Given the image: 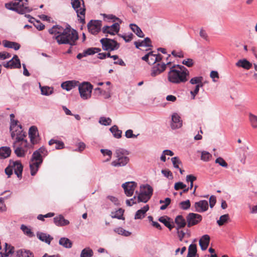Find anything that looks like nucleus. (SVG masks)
Listing matches in <instances>:
<instances>
[{
	"mask_svg": "<svg viewBox=\"0 0 257 257\" xmlns=\"http://www.w3.org/2000/svg\"><path fill=\"white\" fill-rule=\"evenodd\" d=\"M189 72L184 66L173 65L168 73V80L174 84L184 83L188 80Z\"/></svg>",
	"mask_w": 257,
	"mask_h": 257,
	"instance_id": "obj_1",
	"label": "nucleus"
},
{
	"mask_svg": "<svg viewBox=\"0 0 257 257\" xmlns=\"http://www.w3.org/2000/svg\"><path fill=\"white\" fill-rule=\"evenodd\" d=\"M55 39L59 44H69L71 46L76 45L78 35L76 31L70 28L64 29L60 35H57Z\"/></svg>",
	"mask_w": 257,
	"mask_h": 257,
	"instance_id": "obj_2",
	"label": "nucleus"
},
{
	"mask_svg": "<svg viewBox=\"0 0 257 257\" xmlns=\"http://www.w3.org/2000/svg\"><path fill=\"white\" fill-rule=\"evenodd\" d=\"M48 152L43 147L35 151L30 162L31 174L34 176L37 173L40 166L43 162V157L47 155Z\"/></svg>",
	"mask_w": 257,
	"mask_h": 257,
	"instance_id": "obj_3",
	"label": "nucleus"
},
{
	"mask_svg": "<svg viewBox=\"0 0 257 257\" xmlns=\"http://www.w3.org/2000/svg\"><path fill=\"white\" fill-rule=\"evenodd\" d=\"M28 0H15V2L5 4V7L9 10L15 11L19 14L29 13L32 9L28 7Z\"/></svg>",
	"mask_w": 257,
	"mask_h": 257,
	"instance_id": "obj_4",
	"label": "nucleus"
},
{
	"mask_svg": "<svg viewBox=\"0 0 257 257\" xmlns=\"http://www.w3.org/2000/svg\"><path fill=\"white\" fill-rule=\"evenodd\" d=\"M128 154L129 153L126 150L122 149H117L114 153L116 159L111 162V165L115 167L126 166L130 161V158L127 156Z\"/></svg>",
	"mask_w": 257,
	"mask_h": 257,
	"instance_id": "obj_5",
	"label": "nucleus"
},
{
	"mask_svg": "<svg viewBox=\"0 0 257 257\" xmlns=\"http://www.w3.org/2000/svg\"><path fill=\"white\" fill-rule=\"evenodd\" d=\"M71 5L79 18L80 22L85 24V8L83 0H71Z\"/></svg>",
	"mask_w": 257,
	"mask_h": 257,
	"instance_id": "obj_6",
	"label": "nucleus"
},
{
	"mask_svg": "<svg viewBox=\"0 0 257 257\" xmlns=\"http://www.w3.org/2000/svg\"><path fill=\"white\" fill-rule=\"evenodd\" d=\"M153 189L149 185L141 186L140 187V192L138 195L137 202H147L151 198L153 194Z\"/></svg>",
	"mask_w": 257,
	"mask_h": 257,
	"instance_id": "obj_7",
	"label": "nucleus"
},
{
	"mask_svg": "<svg viewBox=\"0 0 257 257\" xmlns=\"http://www.w3.org/2000/svg\"><path fill=\"white\" fill-rule=\"evenodd\" d=\"M11 137L13 139L16 138L15 141L13 143V146L16 147L17 145L20 144L23 141H27L25 139L26 137L27 134L22 130L21 125H19V127L15 128L14 130H11Z\"/></svg>",
	"mask_w": 257,
	"mask_h": 257,
	"instance_id": "obj_8",
	"label": "nucleus"
},
{
	"mask_svg": "<svg viewBox=\"0 0 257 257\" xmlns=\"http://www.w3.org/2000/svg\"><path fill=\"white\" fill-rule=\"evenodd\" d=\"M103 50L111 51L117 50L119 47V44L113 39L102 38L100 40Z\"/></svg>",
	"mask_w": 257,
	"mask_h": 257,
	"instance_id": "obj_9",
	"label": "nucleus"
},
{
	"mask_svg": "<svg viewBox=\"0 0 257 257\" xmlns=\"http://www.w3.org/2000/svg\"><path fill=\"white\" fill-rule=\"evenodd\" d=\"M92 85L88 82H83L79 86L80 96L83 99H87L91 97Z\"/></svg>",
	"mask_w": 257,
	"mask_h": 257,
	"instance_id": "obj_10",
	"label": "nucleus"
},
{
	"mask_svg": "<svg viewBox=\"0 0 257 257\" xmlns=\"http://www.w3.org/2000/svg\"><path fill=\"white\" fill-rule=\"evenodd\" d=\"M29 144L27 141H23L20 144L14 147L13 145V147L15 149V153L17 156L19 157H24L25 156L26 153L28 151V147Z\"/></svg>",
	"mask_w": 257,
	"mask_h": 257,
	"instance_id": "obj_11",
	"label": "nucleus"
},
{
	"mask_svg": "<svg viewBox=\"0 0 257 257\" xmlns=\"http://www.w3.org/2000/svg\"><path fill=\"white\" fill-rule=\"evenodd\" d=\"M187 222V226L190 227L197 225L202 219L201 215L194 213H189L186 217Z\"/></svg>",
	"mask_w": 257,
	"mask_h": 257,
	"instance_id": "obj_12",
	"label": "nucleus"
},
{
	"mask_svg": "<svg viewBox=\"0 0 257 257\" xmlns=\"http://www.w3.org/2000/svg\"><path fill=\"white\" fill-rule=\"evenodd\" d=\"M101 21L99 20H91L87 24L89 32L93 35L97 34L101 30Z\"/></svg>",
	"mask_w": 257,
	"mask_h": 257,
	"instance_id": "obj_13",
	"label": "nucleus"
},
{
	"mask_svg": "<svg viewBox=\"0 0 257 257\" xmlns=\"http://www.w3.org/2000/svg\"><path fill=\"white\" fill-rule=\"evenodd\" d=\"M171 63V62H167V64L162 63H158L155 65L152 68L151 75L152 77H156V76L159 75L163 71H164L166 69L167 66L170 65Z\"/></svg>",
	"mask_w": 257,
	"mask_h": 257,
	"instance_id": "obj_14",
	"label": "nucleus"
},
{
	"mask_svg": "<svg viewBox=\"0 0 257 257\" xmlns=\"http://www.w3.org/2000/svg\"><path fill=\"white\" fill-rule=\"evenodd\" d=\"M3 66L8 69H15L20 68L21 64L18 56L15 55L11 60L7 63H4Z\"/></svg>",
	"mask_w": 257,
	"mask_h": 257,
	"instance_id": "obj_15",
	"label": "nucleus"
},
{
	"mask_svg": "<svg viewBox=\"0 0 257 257\" xmlns=\"http://www.w3.org/2000/svg\"><path fill=\"white\" fill-rule=\"evenodd\" d=\"M29 136L33 145L38 143L39 138L38 129L36 126H32L30 127L29 131Z\"/></svg>",
	"mask_w": 257,
	"mask_h": 257,
	"instance_id": "obj_16",
	"label": "nucleus"
},
{
	"mask_svg": "<svg viewBox=\"0 0 257 257\" xmlns=\"http://www.w3.org/2000/svg\"><path fill=\"white\" fill-rule=\"evenodd\" d=\"M136 187L137 183L135 182H126L122 185V187L124 190L125 194L127 196L133 195Z\"/></svg>",
	"mask_w": 257,
	"mask_h": 257,
	"instance_id": "obj_17",
	"label": "nucleus"
},
{
	"mask_svg": "<svg viewBox=\"0 0 257 257\" xmlns=\"http://www.w3.org/2000/svg\"><path fill=\"white\" fill-rule=\"evenodd\" d=\"M119 24L118 23H115L111 26H104L102 28V32L104 33L109 34L111 35H114L117 34L119 31Z\"/></svg>",
	"mask_w": 257,
	"mask_h": 257,
	"instance_id": "obj_18",
	"label": "nucleus"
},
{
	"mask_svg": "<svg viewBox=\"0 0 257 257\" xmlns=\"http://www.w3.org/2000/svg\"><path fill=\"white\" fill-rule=\"evenodd\" d=\"M193 206L195 211L198 212H203L206 211L208 209V203L206 200H200L198 202H195Z\"/></svg>",
	"mask_w": 257,
	"mask_h": 257,
	"instance_id": "obj_19",
	"label": "nucleus"
},
{
	"mask_svg": "<svg viewBox=\"0 0 257 257\" xmlns=\"http://www.w3.org/2000/svg\"><path fill=\"white\" fill-rule=\"evenodd\" d=\"M182 125V122L180 120V116L176 113L172 115L171 127L172 129L180 128Z\"/></svg>",
	"mask_w": 257,
	"mask_h": 257,
	"instance_id": "obj_20",
	"label": "nucleus"
},
{
	"mask_svg": "<svg viewBox=\"0 0 257 257\" xmlns=\"http://www.w3.org/2000/svg\"><path fill=\"white\" fill-rule=\"evenodd\" d=\"M11 166L17 177L19 178H21L23 170V166L21 163L19 161L14 162Z\"/></svg>",
	"mask_w": 257,
	"mask_h": 257,
	"instance_id": "obj_21",
	"label": "nucleus"
},
{
	"mask_svg": "<svg viewBox=\"0 0 257 257\" xmlns=\"http://www.w3.org/2000/svg\"><path fill=\"white\" fill-rule=\"evenodd\" d=\"M210 236L207 234L203 235L199 240V243L202 250H206L210 242Z\"/></svg>",
	"mask_w": 257,
	"mask_h": 257,
	"instance_id": "obj_22",
	"label": "nucleus"
},
{
	"mask_svg": "<svg viewBox=\"0 0 257 257\" xmlns=\"http://www.w3.org/2000/svg\"><path fill=\"white\" fill-rule=\"evenodd\" d=\"M79 82L76 80L67 81L61 84V87L63 89L69 91L75 86H77Z\"/></svg>",
	"mask_w": 257,
	"mask_h": 257,
	"instance_id": "obj_23",
	"label": "nucleus"
},
{
	"mask_svg": "<svg viewBox=\"0 0 257 257\" xmlns=\"http://www.w3.org/2000/svg\"><path fill=\"white\" fill-rule=\"evenodd\" d=\"M111 90L110 87L107 89L106 90H103L99 87H97L94 89V93L97 95H103L105 99L108 98L110 97V92Z\"/></svg>",
	"mask_w": 257,
	"mask_h": 257,
	"instance_id": "obj_24",
	"label": "nucleus"
},
{
	"mask_svg": "<svg viewBox=\"0 0 257 257\" xmlns=\"http://www.w3.org/2000/svg\"><path fill=\"white\" fill-rule=\"evenodd\" d=\"M37 236L40 240L48 244H50L51 241L53 239V237L50 235L41 232H38L37 233Z\"/></svg>",
	"mask_w": 257,
	"mask_h": 257,
	"instance_id": "obj_25",
	"label": "nucleus"
},
{
	"mask_svg": "<svg viewBox=\"0 0 257 257\" xmlns=\"http://www.w3.org/2000/svg\"><path fill=\"white\" fill-rule=\"evenodd\" d=\"M54 222L57 226H63L69 224V221L65 219L62 215H59L54 217Z\"/></svg>",
	"mask_w": 257,
	"mask_h": 257,
	"instance_id": "obj_26",
	"label": "nucleus"
},
{
	"mask_svg": "<svg viewBox=\"0 0 257 257\" xmlns=\"http://www.w3.org/2000/svg\"><path fill=\"white\" fill-rule=\"evenodd\" d=\"M175 222L177 225L176 229L184 227L186 225H187V220L185 219L182 215H179L176 216L175 219Z\"/></svg>",
	"mask_w": 257,
	"mask_h": 257,
	"instance_id": "obj_27",
	"label": "nucleus"
},
{
	"mask_svg": "<svg viewBox=\"0 0 257 257\" xmlns=\"http://www.w3.org/2000/svg\"><path fill=\"white\" fill-rule=\"evenodd\" d=\"M149 206L146 205L141 209L138 210L135 216V219H142L145 217L146 213L149 210Z\"/></svg>",
	"mask_w": 257,
	"mask_h": 257,
	"instance_id": "obj_28",
	"label": "nucleus"
},
{
	"mask_svg": "<svg viewBox=\"0 0 257 257\" xmlns=\"http://www.w3.org/2000/svg\"><path fill=\"white\" fill-rule=\"evenodd\" d=\"M3 44L5 47L13 48L15 50H19L21 47V45L19 43L8 40H4Z\"/></svg>",
	"mask_w": 257,
	"mask_h": 257,
	"instance_id": "obj_29",
	"label": "nucleus"
},
{
	"mask_svg": "<svg viewBox=\"0 0 257 257\" xmlns=\"http://www.w3.org/2000/svg\"><path fill=\"white\" fill-rule=\"evenodd\" d=\"M64 29L63 27L60 26H55L53 27L52 28L49 29V32L50 34L54 35L53 38L55 39V37L57 35H60L63 33Z\"/></svg>",
	"mask_w": 257,
	"mask_h": 257,
	"instance_id": "obj_30",
	"label": "nucleus"
},
{
	"mask_svg": "<svg viewBox=\"0 0 257 257\" xmlns=\"http://www.w3.org/2000/svg\"><path fill=\"white\" fill-rule=\"evenodd\" d=\"M11 154L10 147H2L0 148V159H5L9 157Z\"/></svg>",
	"mask_w": 257,
	"mask_h": 257,
	"instance_id": "obj_31",
	"label": "nucleus"
},
{
	"mask_svg": "<svg viewBox=\"0 0 257 257\" xmlns=\"http://www.w3.org/2000/svg\"><path fill=\"white\" fill-rule=\"evenodd\" d=\"M149 64H154L157 62H159L162 59V57L160 54H153V52H150Z\"/></svg>",
	"mask_w": 257,
	"mask_h": 257,
	"instance_id": "obj_32",
	"label": "nucleus"
},
{
	"mask_svg": "<svg viewBox=\"0 0 257 257\" xmlns=\"http://www.w3.org/2000/svg\"><path fill=\"white\" fill-rule=\"evenodd\" d=\"M236 65L247 70L249 69L252 66L251 63L245 59L238 60L236 63Z\"/></svg>",
	"mask_w": 257,
	"mask_h": 257,
	"instance_id": "obj_33",
	"label": "nucleus"
},
{
	"mask_svg": "<svg viewBox=\"0 0 257 257\" xmlns=\"http://www.w3.org/2000/svg\"><path fill=\"white\" fill-rule=\"evenodd\" d=\"M135 45L137 48H139L140 47L145 46V47H152L151 40L149 38H146L143 41L141 42H135Z\"/></svg>",
	"mask_w": 257,
	"mask_h": 257,
	"instance_id": "obj_34",
	"label": "nucleus"
},
{
	"mask_svg": "<svg viewBox=\"0 0 257 257\" xmlns=\"http://www.w3.org/2000/svg\"><path fill=\"white\" fill-rule=\"evenodd\" d=\"M17 257H34L32 252L28 250L19 249L17 251Z\"/></svg>",
	"mask_w": 257,
	"mask_h": 257,
	"instance_id": "obj_35",
	"label": "nucleus"
},
{
	"mask_svg": "<svg viewBox=\"0 0 257 257\" xmlns=\"http://www.w3.org/2000/svg\"><path fill=\"white\" fill-rule=\"evenodd\" d=\"M170 218L164 216L160 217L159 218V221L163 223L167 227H168L170 230L174 227V225H172L170 222Z\"/></svg>",
	"mask_w": 257,
	"mask_h": 257,
	"instance_id": "obj_36",
	"label": "nucleus"
},
{
	"mask_svg": "<svg viewBox=\"0 0 257 257\" xmlns=\"http://www.w3.org/2000/svg\"><path fill=\"white\" fill-rule=\"evenodd\" d=\"M60 245L63 246L65 248H71L72 246V242L71 241L66 237H62L59 241Z\"/></svg>",
	"mask_w": 257,
	"mask_h": 257,
	"instance_id": "obj_37",
	"label": "nucleus"
},
{
	"mask_svg": "<svg viewBox=\"0 0 257 257\" xmlns=\"http://www.w3.org/2000/svg\"><path fill=\"white\" fill-rule=\"evenodd\" d=\"M130 27L132 30L136 33V34L140 38H143L144 34L141 29L135 24H130Z\"/></svg>",
	"mask_w": 257,
	"mask_h": 257,
	"instance_id": "obj_38",
	"label": "nucleus"
},
{
	"mask_svg": "<svg viewBox=\"0 0 257 257\" xmlns=\"http://www.w3.org/2000/svg\"><path fill=\"white\" fill-rule=\"evenodd\" d=\"M49 145L52 146L55 145V148L56 149H61L64 147V144L62 141H59L54 139H51L49 142Z\"/></svg>",
	"mask_w": 257,
	"mask_h": 257,
	"instance_id": "obj_39",
	"label": "nucleus"
},
{
	"mask_svg": "<svg viewBox=\"0 0 257 257\" xmlns=\"http://www.w3.org/2000/svg\"><path fill=\"white\" fill-rule=\"evenodd\" d=\"M110 131L112 133L115 138L117 139L121 138L122 132L118 129L117 126L115 125L112 126L110 128Z\"/></svg>",
	"mask_w": 257,
	"mask_h": 257,
	"instance_id": "obj_40",
	"label": "nucleus"
},
{
	"mask_svg": "<svg viewBox=\"0 0 257 257\" xmlns=\"http://www.w3.org/2000/svg\"><path fill=\"white\" fill-rule=\"evenodd\" d=\"M93 255V250L90 247H86L81 251L80 257H92Z\"/></svg>",
	"mask_w": 257,
	"mask_h": 257,
	"instance_id": "obj_41",
	"label": "nucleus"
},
{
	"mask_svg": "<svg viewBox=\"0 0 257 257\" xmlns=\"http://www.w3.org/2000/svg\"><path fill=\"white\" fill-rule=\"evenodd\" d=\"M124 213V210L121 208L119 209L114 212H112L111 217L119 219H124V218L122 217Z\"/></svg>",
	"mask_w": 257,
	"mask_h": 257,
	"instance_id": "obj_42",
	"label": "nucleus"
},
{
	"mask_svg": "<svg viewBox=\"0 0 257 257\" xmlns=\"http://www.w3.org/2000/svg\"><path fill=\"white\" fill-rule=\"evenodd\" d=\"M41 93L45 95H49L53 93V88L49 86H41Z\"/></svg>",
	"mask_w": 257,
	"mask_h": 257,
	"instance_id": "obj_43",
	"label": "nucleus"
},
{
	"mask_svg": "<svg viewBox=\"0 0 257 257\" xmlns=\"http://www.w3.org/2000/svg\"><path fill=\"white\" fill-rule=\"evenodd\" d=\"M114 231L118 234L123 235L124 236H128L131 234V233L128 231L125 230L122 227H117L114 229Z\"/></svg>",
	"mask_w": 257,
	"mask_h": 257,
	"instance_id": "obj_44",
	"label": "nucleus"
},
{
	"mask_svg": "<svg viewBox=\"0 0 257 257\" xmlns=\"http://www.w3.org/2000/svg\"><path fill=\"white\" fill-rule=\"evenodd\" d=\"M229 219V216L228 214H226L223 215H221L219 220H217V223L219 226H222L224 223L227 222V221Z\"/></svg>",
	"mask_w": 257,
	"mask_h": 257,
	"instance_id": "obj_45",
	"label": "nucleus"
},
{
	"mask_svg": "<svg viewBox=\"0 0 257 257\" xmlns=\"http://www.w3.org/2000/svg\"><path fill=\"white\" fill-rule=\"evenodd\" d=\"M14 251V247L11 245L5 243V253H4L5 256H8L10 254H12Z\"/></svg>",
	"mask_w": 257,
	"mask_h": 257,
	"instance_id": "obj_46",
	"label": "nucleus"
},
{
	"mask_svg": "<svg viewBox=\"0 0 257 257\" xmlns=\"http://www.w3.org/2000/svg\"><path fill=\"white\" fill-rule=\"evenodd\" d=\"M249 119L253 128H257V116L252 113L249 114Z\"/></svg>",
	"mask_w": 257,
	"mask_h": 257,
	"instance_id": "obj_47",
	"label": "nucleus"
},
{
	"mask_svg": "<svg viewBox=\"0 0 257 257\" xmlns=\"http://www.w3.org/2000/svg\"><path fill=\"white\" fill-rule=\"evenodd\" d=\"M179 207L182 210H187L191 206V203L189 200L182 201L179 204Z\"/></svg>",
	"mask_w": 257,
	"mask_h": 257,
	"instance_id": "obj_48",
	"label": "nucleus"
},
{
	"mask_svg": "<svg viewBox=\"0 0 257 257\" xmlns=\"http://www.w3.org/2000/svg\"><path fill=\"white\" fill-rule=\"evenodd\" d=\"M101 51V49L98 48H89L84 51L86 56L93 55L95 53H98Z\"/></svg>",
	"mask_w": 257,
	"mask_h": 257,
	"instance_id": "obj_49",
	"label": "nucleus"
},
{
	"mask_svg": "<svg viewBox=\"0 0 257 257\" xmlns=\"http://www.w3.org/2000/svg\"><path fill=\"white\" fill-rule=\"evenodd\" d=\"M21 229L22 230L24 233L27 236L29 237H33L34 236L33 232L27 226L22 224L21 226Z\"/></svg>",
	"mask_w": 257,
	"mask_h": 257,
	"instance_id": "obj_50",
	"label": "nucleus"
},
{
	"mask_svg": "<svg viewBox=\"0 0 257 257\" xmlns=\"http://www.w3.org/2000/svg\"><path fill=\"white\" fill-rule=\"evenodd\" d=\"M171 202V200L170 198H166L164 200H160L159 201L160 204L164 203V205L160 207V209L162 210L166 209L168 205L170 204Z\"/></svg>",
	"mask_w": 257,
	"mask_h": 257,
	"instance_id": "obj_51",
	"label": "nucleus"
},
{
	"mask_svg": "<svg viewBox=\"0 0 257 257\" xmlns=\"http://www.w3.org/2000/svg\"><path fill=\"white\" fill-rule=\"evenodd\" d=\"M197 179V178L193 175H188L186 176V181L190 182V187H188L189 189H192L193 187V182Z\"/></svg>",
	"mask_w": 257,
	"mask_h": 257,
	"instance_id": "obj_52",
	"label": "nucleus"
},
{
	"mask_svg": "<svg viewBox=\"0 0 257 257\" xmlns=\"http://www.w3.org/2000/svg\"><path fill=\"white\" fill-rule=\"evenodd\" d=\"M99 122L102 125H108L111 124V119L109 117H101Z\"/></svg>",
	"mask_w": 257,
	"mask_h": 257,
	"instance_id": "obj_53",
	"label": "nucleus"
},
{
	"mask_svg": "<svg viewBox=\"0 0 257 257\" xmlns=\"http://www.w3.org/2000/svg\"><path fill=\"white\" fill-rule=\"evenodd\" d=\"M202 80H203V77H201V76H200V77H195L192 78L190 80V82L192 84L199 85V84H203L202 83Z\"/></svg>",
	"mask_w": 257,
	"mask_h": 257,
	"instance_id": "obj_54",
	"label": "nucleus"
},
{
	"mask_svg": "<svg viewBox=\"0 0 257 257\" xmlns=\"http://www.w3.org/2000/svg\"><path fill=\"white\" fill-rule=\"evenodd\" d=\"M215 163L219 164V165L223 167L227 168L228 167L227 163L221 157L217 158L215 160Z\"/></svg>",
	"mask_w": 257,
	"mask_h": 257,
	"instance_id": "obj_55",
	"label": "nucleus"
},
{
	"mask_svg": "<svg viewBox=\"0 0 257 257\" xmlns=\"http://www.w3.org/2000/svg\"><path fill=\"white\" fill-rule=\"evenodd\" d=\"M173 166L176 168H179V165L182 164L181 161L178 157H173L171 159Z\"/></svg>",
	"mask_w": 257,
	"mask_h": 257,
	"instance_id": "obj_56",
	"label": "nucleus"
},
{
	"mask_svg": "<svg viewBox=\"0 0 257 257\" xmlns=\"http://www.w3.org/2000/svg\"><path fill=\"white\" fill-rule=\"evenodd\" d=\"M211 157V155L208 152H203L201 155V159L204 161H208Z\"/></svg>",
	"mask_w": 257,
	"mask_h": 257,
	"instance_id": "obj_57",
	"label": "nucleus"
},
{
	"mask_svg": "<svg viewBox=\"0 0 257 257\" xmlns=\"http://www.w3.org/2000/svg\"><path fill=\"white\" fill-rule=\"evenodd\" d=\"M100 152L104 156L107 155L108 156V158L107 159V161H109L111 159L112 152L110 150L107 149H101Z\"/></svg>",
	"mask_w": 257,
	"mask_h": 257,
	"instance_id": "obj_58",
	"label": "nucleus"
},
{
	"mask_svg": "<svg viewBox=\"0 0 257 257\" xmlns=\"http://www.w3.org/2000/svg\"><path fill=\"white\" fill-rule=\"evenodd\" d=\"M182 64L187 66V67H192L194 64V61L192 59H185L182 61Z\"/></svg>",
	"mask_w": 257,
	"mask_h": 257,
	"instance_id": "obj_59",
	"label": "nucleus"
},
{
	"mask_svg": "<svg viewBox=\"0 0 257 257\" xmlns=\"http://www.w3.org/2000/svg\"><path fill=\"white\" fill-rule=\"evenodd\" d=\"M186 187V185L185 184L181 182H179L175 184L174 188L176 190H178L179 189H184Z\"/></svg>",
	"mask_w": 257,
	"mask_h": 257,
	"instance_id": "obj_60",
	"label": "nucleus"
},
{
	"mask_svg": "<svg viewBox=\"0 0 257 257\" xmlns=\"http://www.w3.org/2000/svg\"><path fill=\"white\" fill-rule=\"evenodd\" d=\"M118 35L122 38L126 42H130L132 40L134 36L133 34H130L128 35Z\"/></svg>",
	"mask_w": 257,
	"mask_h": 257,
	"instance_id": "obj_61",
	"label": "nucleus"
},
{
	"mask_svg": "<svg viewBox=\"0 0 257 257\" xmlns=\"http://www.w3.org/2000/svg\"><path fill=\"white\" fill-rule=\"evenodd\" d=\"M11 56V54L8 52H3L0 53V60H5L10 58Z\"/></svg>",
	"mask_w": 257,
	"mask_h": 257,
	"instance_id": "obj_62",
	"label": "nucleus"
},
{
	"mask_svg": "<svg viewBox=\"0 0 257 257\" xmlns=\"http://www.w3.org/2000/svg\"><path fill=\"white\" fill-rule=\"evenodd\" d=\"M216 202V197L214 195L210 196L209 198V205L211 208H212L215 204Z\"/></svg>",
	"mask_w": 257,
	"mask_h": 257,
	"instance_id": "obj_63",
	"label": "nucleus"
},
{
	"mask_svg": "<svg viewBox=\"0 0 257 257\" xmlns=\"http://www.w3.org/2000/svg\"><path fill=\"white\" fill-rule=\"evenodd\" d=\"M18 121L13 120L11 121L10 130H14L15 128L19 127V125L18 124Z\"/></svg>",
	"mask_w": 257,
	"mask_h": 257,
	"instance_id": "obj_64",
	"label": "nucleus"
}]
</instances>
